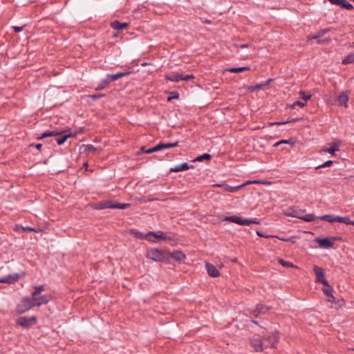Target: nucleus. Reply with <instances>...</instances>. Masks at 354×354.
<instances>
[{
	"mask_svg": "<svg viewBox=\"0 0 354 354\" xmlns=\"http://www.w3.org/2000/svg\"><path fill=\"white\" fill-rule=\"evenodd\" d=\"M257 234L259 236H261V237L270 238V237L272 236H266L263 232H261L259 231H257Z\"/></svg>",
	"mask_w": 354,
	"mask_h": 354,
	"instance_id": "bf43d9fd",
	"label": "nucleus"
},
{
	"mask_svg": "<svg viewBox=\"0 0 354 354\" xmlns=\"http://www.w3.org/2000/svg\"><path fill=\"white\" fill-rule=\"evenodd\" d=\"M348 95L349 91H346L339 94L337 97L338 105L344 106V107H348Z\"/></svg>",
	"mask_w": 354,
	"mask_h": 354,
	"instance_id": "9b49d317",
	"label": "nucleus"
},
{
	"mask_svg": "<svg viewBox=\"0 0 354 354\" xmlns=\"http://www.w3.org/2000/svg\"><path fill=\"white\" fill-rule=\"evenodd\" d=\"M264 86H264V84H257V85L255 86V88H263V87H264Z\"/></svg>",
	"mask_w": 354,
	"mask_h": 354,
	"instance_id": "338daca9",
	"label": "nucleus"
},
{
	"mask_svg": "<svg viewBox=\"0 0 354 354\" xmlns=\"http://www.w3.org/2000/svg\"><path fill=\"white\" fill-rule=\"evenodd\" d=\"M34 299L32 297L23 298L21 302L17 306V313L18 314H23L32 308L35 307Z\"/></svg>",
	"mask_w": 354,
	"mask_h": 354,
	"instance_id": "20e7f679",
	"label": "nucleus"
},
{
	"mask_svg": "<svg viewBox=\"0 0 354 354\" xmlns=\"http://www.w3.org/2000/svg\"><path fill=\"white\" fill-rule=\"evenodd\" d=\"M167 255L169 256V262L170 259H173L179 263L186 259V255L181 250H176L173 252H167Z\"/></svg>",
	"mask_w": 354,
	"mask_h": 354,
	"instance_id": "1a4fd4ad",
	"label": "nucleus"
},
{
	"mask_svg": "<svg viewBox=\"0 0 354 354\" xmlns=\"http://www.w3.org/2000/svg\"><path fill=\"white\" fill-rule=\"evenodd\" d=\"M313 272L316 275V283H321L323 285H328V281L325 278V272L322 267L318 266H313Z\"/></svg>",
	"mask_w": 354,
	"mask_h": 354,
	"instance_id": "0eeeda50",
	"label": "nucleus"
},
{
	"mask_svg": "<svg viewBox=\"0 0 354 354\" xmlns=\"http://www.w3.org/2000/svg\"><path fill=\"white\" fill-rule=\"evenodd\" d=\"M17 324L23 328H28L37 324V317L35 316L21 317L17 320Z\"/></svg>",
	"mask_w": 354,
	"mask_h": 354,
	"instance_id": "423d86ee",
	"label": "nucleus"
},
{
	"mask_svg": "<svg viewBox=\"0 0 354 354\" xmlns=\"http://www.w3.org/2000/svg\"><path fill=\"white\" fill-rule=\"evenodd\" d=\"M77 133H68V131L59 132L57 131H46L40 136L37 137V140H41L47 137L56 136V142L59 145H63L68 138L75 136Z\"/></svg>",
	"mask_w": 354,
	"mask_h": 354,
	"instance_id": "f257e3e1",
	"label": "nucleus"
},
{
	"mask_svg": "<svg viewBox=\"0 0 354 354\" xmlns=\"http://www.w3.org/2000/svg\"><path fill=\"white\" fill-rule=\"evenodd\" d=\"M135 234H136V238H138V239H142L144 238H146L145 235H144L142 232H136Z\"/></svg>",
	"mask_w": 354,
	"mask_h": 354,
	"instance_id": "864d4df0",
	"label": "nucleus"
},
{
	"mask_svg": "<svg viewBox=\"0 0 354 354\" xmlns=\"http://www.w3.org/2000/svg\"><path fill=\"white\" fill-rule=\"evenodd\" d=\"M270 306H267L263 304H258L256 308L252 311V314L254 317H258L261 314H265L268 310H270Z\"/></svg>",
	"mask_w": 354,
	"mask_h": 354,
	"instance_id": "2eb2a0df",
	"label": "nucleus"
},
{
	"mask_svg": "<svg viewBox=\"0 0 354 354\" xmlns=\"http://www.w3.org/2000/svg\"><path fill=\"white\" fill-rule=\"evenodd\" d=\"M30 147H35L36 149H37L38 150H41V149L42 148L43 145L42 144H31L30 145Z\"/></svg>",
	"mask_w": 354,
	"mask_h": 354,
	"instance_id": "4d7b16f0",
	"label": "nucleus"
},
{
	"mask_svg": "<svg viewBox=\"0 0 354 354\" xmlns=\"http://www.w3.org/2000/svg\"><path fill=\"white\" fill-rule=\"evenodd\" d=\"M273 81V79L272 78H270L268 79L265 83H264V86H266L268 85H269V84Z\"/></svg>",
	"mask_w": 354,
	"mask_h": 354,
	"instance_id": "69168bd1",
	"label": "nucleus"
},
{
	"mask_svg": "<svg viewBox=\"0 0 354 354\" xmlns=\"http://www.w3.org/2000/svg\"><path fill=\"white\" fill-rule=\"evenodd\" d=\"M12 28L15 32H19L23 30L24 26H13Z\"/></svg>",
	"mask_w": 354,
	"mask_h": 354,
	"instance_id": "5fc2aeb1",
	"label": "nucleus"
},
{
	"mask_svg": "<svg viewBox=\"0 0 354 354\" xmlns=\"http://www.w3.org/2000/svg\"><path fill=\"white\" fill-rule=\"evenodd\" d=\"M348 225H354V221H351V220L350 219V221H349V224H348Z\"/></svg>",
	"mask_w": 354,
	"mask_h": 354,
	"instance_id": "774afa93",
	"label": "nucleus"
},
{
	"mask_svg": "<svg viewBox=\"0 0 354 354\" xmlns=\"http://www.w3.org/2000/svg\"><path fill=\"white\" fill-rule=\"evenodd\" d=\"M314 241L319 243V246L322 248H331L334 246V243L330 238H319L316 237Z\"/></svg>",
	"mask_w": 354,
	"mask_h": 354,
	"instance_id": "6e6552de",
	"label": "nucleus"
},
{
	"mask_svg": "<svg viewBox=\"0 0 354 354\" xmlns=\"http://www.w3.org/2000/svg\"><path fill=\"white\" fill-rule=\"evenodd\" d=\"M44 290H45L44 286H43V285L35 287V290L32 294V297L37 296Z\"/></svg>",
	"mask_w": 354,
	"mask_h": 354,
	"instance_id": "c9c22d12",
	"label": "nucleus"
},
{
	"mask_svg": "<svg viewBox=\"0 0 354 354\" xmlns=\"http://www.w3.org/2000/svg\"><path fill=\"white\" fill-rule=\"evenodd\" d=\"M104 95H105L104 94H94V95H90V97L92 98L93 100H98V99L104 97Z\"/></svg>",
	"mask_w": 354,
	"mask_h": 354,
	"instance_id": "8fccbe9b",
	"label": "nucleus"
},
{
	"mask_svg": "<svg viewBox=\"0 0 354 354\" xmlns=\"http://www.w3.org/2000/svg\"><path fill=\"white\" fill-rule=\"evenodd\" d=\"M279 333L277 331L272 333V334L269 335L267 337H264L263 340L265 342V347H270L275 348L279 342Z\"/></svg>",
	"mask_w": 354,
	"mask_h": 354,
	"instance_id": "39448f33",
	"label": "nucleus"
},
{
	"mask_svg": "<svg viewBox=\"0 0 354 354\" xmlns=\"http://www.w3.org/2000/svg\"><path fill=\"white\" fill-rule=\"evenodd\" d=\"M167 252L163 250L150 248L147 250L146 257L154 261L169 263Z\"/></svg>",
	"mask_w": 354,
	"mask_h": 354,
	"instance_id": "f03ea898",
	"label": "nucleus"
},
{
	"mask_svg": "<svg viewBox=\"0 0 354 354\" xmlns=\"http://www.w3.org/2000/svg\"><path fill=\"white\" fill-rule=\"evenodd\" d=\"M344 2L343 3L342 8H345L348 10L353 9V6L351 3L348 2L346 0H344Z\"/></svg>",
	"mask_w": 354,
	"mask_h": 354,
	"instance_id": "c03bdc74",
	"label": "nucleus"
},
{
	"mask_svg": "<svg viewBox=\"0 0 354 354\" xmlns=\"http://www.w3.org/2000/svg\"><path fill=\"white\" fill-rule=\"evenodd\" d=\"M111 26L112 28L115 29V30H122L124 28H126L127 27L129 26V24L128 23H121L118 20H115L113 21H112L111 23Z\"/></svg>",
	"mask_w": 354,
	"mask_h": 354,
	"instance_id": "aec40b11",
	"label": "nucleus"
},
{
	"mask_svg": "<svg viewBox=\"0 0 354 354\" xmlns=\"http://www.w3.org/2000/svg\"><path fill=\"white\" fill-rule=\"evenodd\" d=\"M332 4L338 5L339 6H342L344 0H328Z\"/></svg>",
	"mask_w": 354,
	"mask_h": 354,
	"instance_id": "de8ad7c7",
	"label": "nucleus"
},
{
	"mask_svg": "<svg viewBox=\"0 0 354 354\" xmlns=\"http://www.w3.org/2000/svg\"><path fill=\"white\" fill-rule=\"evenodd\" d=\"M335 220H336V222L343 223H345L346 225H348L349 224L350 218L348 216H335Z\"/></svg>",
	"mask_w": 354,
	"mask_h": 354,
	"instance_id": "f704fd0d",
	"label": "nucleus"
},
{
	"mask_svg": "<svg viewBox=\"0 0 354 354\" xmlns=\"http://www.w3.org/2000/svg\"><path fill=\"white\" fill-rule=\"evenodd\" d=\"M112 201H106L104 202H100L98 204V209H103L106 208H111Z\"/></svg>",
	"mask_w": 354,
	"mask_h": 354,
	"instance_id": "2f4dec72",
	"label": "nucleus"
},
{
	"mask_svg": "<svg viewBox=\"0 0 354 354\" xmlns=\"http://www.w3.org/2000/svg\"><path fill=\"white\" fill-rule=\"evenodd\" d=\"M194 79V75L192 74L190 75H183L181 74V80L188 81L189 80Z\"/></svg>",
	"mask_w": 354,
	"mask_h": 354,
	"instance_id": "a18cd8bd",
	"label": "nucleus"
},
{
	"mask_svg": "<svg viewBox=\"0 0 354 354\" xmlns=\"http://www.w3.org/2000/svg\"><path fill=\"white\" fill-rule=\"evenodd\" d=\"M212 156L209 153H203V155L197 156L194 161H198L201 162L203 160H209L211 159Z\"/></svg>",
	"mask_w": 354,
	"mask_h": 354,
	"instance_id": "72a5a7b5",
	"label": "nucleus"
},
{
	"mask_svg": "<svg viewBox=\"0 0 354 354\" xmlns=\"http://www.w3.org/2000/svg\"><path fill=\"white\" fill-rule=\"evenodd\" d=\"M153 152H156V150L155 149V147L149 148V149H147L146 146H142L140 148V151L137 152V155L139 156V155H141V154H143V153L149 154V153H153Z\"/></svg>",
	"mask_w": 354,
	"mask_h": 354,
	"instance_id": "393cba45",
	"label": "nucleus"
},
{
	"mask_svg": "<svg viewBox=\"0 0 354 354\" xmlns=\"http://www.w3.org/2000/svg\"><path fill=\"white\" fill-rule=\"evenodd\" d=\"M333 162L332 160H327L324 164H322L321 165H319V166H317L315 167V169H318V168H321V167H329V166H330L333 164Z\"/></svg>",
	"mask_w": 354,
	"mask_h": 354,
	"instance_id": "09e8293b",
	"label": "nucleus"
},
{
	"mask_svg": "<svg viewBox=\"0 0 354 354\" xmlns=\"http://www.w3.org/2000/svg\"><path fill=\"white\" fill-rule=\"evenodd\" d=\"M287 143H289V140H281L279 142H277V143H275L274 145V147H277L281 144H287Z\"/></svg>",
	"mask_w": 354,
	"mask_h": 354,
	"instance_id": "603ef678",
	"label": "nucleus"
},
{
	"mask_svg": "<svg viewBox=\"0 0 354 354\" xmlns=\"http://www.w3.org/2000/svg\"><path fill=\"white\" fill-rule=\"evenodd\" d=\"M238 48H248L249 47V45L248 44H241V45H237L236 46Z\"/></svg>",
	"mask_w": 354,
	"mask_h": 354,
	"instance_id": "0e129e2a",
	"label": "nucleus"
},
{
	"mask_svg": "<svg viewBox=\"0 0 354 354\" xmlns=\"http://www.w3.org/2000/svg\"><path fill=\"white\" fill-rule=\"evenodd\" d=\"M329 31H330V30L328 28L322 29V30H319V32H317V33L316 35L308 36V40L318 39L320 37H323L326 33L328 32Z\"/></svg>",
	"mask_w": 354,
	"mask_h": 354,
	"instance_id": "4be33fe9",
	"label": "nucleus"
},
{
	"mask_svg": "<svg viewBox=\"0 0 354 354\" xmlns=\"http://www.w3.org/2000/svg\"><path fill=\"white\" fill-rule=\"evenodd\" d=\"M121 73H122V77H124V76H127V75H129L133 73V71H125L121 72Z\"/></svg>",
	"mask_w": 354,
	"mask_h": 354,
	"instance_id": "052dcab7",
	"label": "nucleus"
},
{
	"mask_svg": "<svg viewBox=\"0 0 354 354\" xmlns=\"http://www.w3.org/2000/svg\"><path fill=\"white\" fill-rule=\"evenodd\" d=\"M335 216H333L332 214H326L318 218L322 221H327L329 223H334L336 222Z\"/></svg>",
	"mask_w": 354,
	"mask_h": 354,
	"instance_id": "bb28decb",
	"label": "nucleus"
},
{
	"mask_svg": "<svg viewBox=\"0 0 354 354\" xmlns=\"http://www.w3.org/2000/svg\"><path fill=\"white\" fill-rule=\"evenodd\" d=\"M278 261L281 266H283V267H286V268H295V267L293 265V263H292L291 262L286 261L282 259H279Z\"/></svg>",
	"mask_w": 354,
	"mask_h": 354,
	"instance_id": "e433bc0d",
	"label": "nucleus"
},
{
	"mask_svg": "<svg viewBox=\"0 0 354 354\" xmlns=\"http://www.w3.org/2000/svg\"><path fill=\"white\" fill-rule=\"evenodd\" d=\"M288 215L292 216L293 217H296L300 219H302L304 215V211L302 210H292V213L288 214Z\"/></svg>",
	"mask_w": 354,
	"mask_h": 354,
	"instance_id": "473e14b6",
	"label": "nucleus"
},
{
	"mask_svg": "<svg viewBox=\"0 0 354 354\" xmlns=\"http://www.w3.org/2000/svg\"><path fill=\"white\" fill-rule=\"evenodd\" d=\"M145 236H146V239H148L149 241H153V240L151 239L152 237L156 238V239H163V240L167 239L165 233L162 231H158L157 232H149L145 235Z\"/></svg>",
	"mask_w": 354,
	"mask_h": 354,
	"instance_id": "ddd939ff",
	"label": "nucleus"
},
{
	"mask_svg": "<svg viewBox=\"0 0 354 354\" xmlns=\"http://www.w3.org/2000/svg\"><path fill=\"white\" fill-rule=\"evenodd\" d=\"M35 301V306H40L42 304H46L50 299L51 296L50 295H46L41 297H32Z\"/></svg>",
	"mask_w": 354,
	"mask_h": 354,
	"instance_id": "f8f14e48",
	"label": "nucleus"
},
{
	"mask_svg": "<svg viewBox=\"0 0 354 354\" xmlns=\"http://www.w3.org/2000/svg\"><path fill=\"white\" fill-rule=\"evenodd\" d=\"M24 230L25 231H28V232H35L36 230H35V228L33 227H24Z\"/></svg>",
	"mask_w": 354,
	"mask_h": 354,
	"instance_id": "680f3d73",
	"label": "nucleus"
},
{
	"mask_svg": "<svg viewBox=\"0 0 354 354\" xmlns=\"http://www.w3.org/2000/svg\"><path fill=\"white\" fill-rule=\"evenodd\" d=\"M250 70V68L249 67H247V66H243V67H232V68H230L227 69V71L230 72V73H241V72H243V71H248Z\"/></svg>",
	"mask_w": 354,
	"mask_h": 354,
	"instance_id": "c756f323",
	"label": "nucleus"
},
{
	"mask_svg": "<svg viewBox=\"0 0 354 354\" xmlns=\"http://www.w3.org/2000/svg\"><path fill=\"white\" fill-rule=\"evenodd\" d=\"M21 276L19 274L15 273L12 274H8L0 279V283L13 284L17 282Z\"/></svg>",
	"mask_w": 354,
	"mask_h": 354,
	"instance_id": "9d476101",
	"label": "nucleus"
},
{
	"mask_svg": "<svg viewBox=\"0 0 354 354\" xmlns=\"http://www.w3.org/2000/svg\"><path fill=\"white\" fill-rule=\"evenodd\" d=\"M263 340L261 339H253L250 340V345L256 352H261L263 350Z\"/></svg>",
	"mask_w": 354,
	"mask_h": 354,
	"instance_id": "dca6fc26",
	"label": "nucleus"
},
{
	"mask_svg": "<svg viewBox=\"0 0 354 354\" xmlns=\"http://www.w3.org/2000/svg\"><path fill=\"white\" fill-rule=\"evenodd\" d=\"M296 106H299L300 107H304L306 106V103L305 102H300V101H296L290 107L294 109Z\"/></svg>",
	"mask_w": 354,
	"mask_h": 354,
	"instance_id": "49530a36",
	"label": "nucleus"
},
{
	"mask_svg": "<svg viewBox=\"0 0 354 354\" xmlns=\"http://www.w3.org/2000/svg\"><path fill=\"white\" fill-rule=\"evenodd\" d=\"M80 149L83 152L95 151L97 150V148L94 147L93 145H83L82 146H81Z\"/></svg>",
	"mask_w": 354,
	"mask_h": 354,
	"instance_id": "7c9ffc66",
	"label": "nucleus"
},
{
	"mask_svg": "<svg viewBox=\"0 0 354 354\" xmlns=\"http://www.w3.org/2000/svg\"><path fill=\"white\" fill-rule=\"evenodd\" d=\"M330 41V38H325L324 39H318L317 43L319 44H328Z\"/></svg>",
	"mask_w": 354,
	"mask_h": 354,
	"instance_id": "3c124183",
	"label": "nucleus"
},
{
	"mask_svg": "<svg viewBox=\"0 0 354 354\" xmlns=\"http://www.w3.org/2000/svg\"><path fill=\"white\" fill-rule=\"evenodd\" d=\"M189 165L187 162H183L180 165H176L174 167H171L169 169V172H178L181 171H185L189 169Z\"/></svg>",
	"mask_w": 354,
	"mask_h": 354,
	"instance_id": "6ab92c4d",
	"label": "nucleus"
},
{
	"mask_svg": "<svg viewBox=\"0 0 354 354\" xmlns=\"http://www.w3.org/2000/svg\"><path fill=\"white\" fill-rule=\"evenodd\" d=\"M324 288H323V292L325 294V295H326L328 297H329V299H328V301L329 302H331V303H333L335 301V297L333 295V288L332 286H330L329 285V283H328V285H324Z\"/></svg>",
	"mask_w": 354,
	"mask_h": 354,
	"instance_id": "f3484780",
	"label": "nucleus"
},
{
	"mask_svg": "<svg viewBox=\"0 0 354 354\" xmlns=\"http://www.w3.org/2000/svg\"><path fill=\"white\" fill-rule=\"evenodd\" d=\"M251 184H259V185H269L272 184L271 181H268L265 179H257V180H248L245 183H243L241 185H239L238 186L231 187L226 184H215L213 186L214 187H223L225 191H228L230 192H234L236 191L238 189L241 188L243 187H245L248 185Z\"/></svg>",
	"mask_w": 354,
	"mask_h": 354,
	"instance_id": "7ed1b4c3",
	"label": "nucleus"
},
{
	"mask_svg": "<svg viewBox=\"0 0 354 354\" xmlns=\"http://www.w3.org/2000/svg\"><path fill=\"white\" fill-rule=\"evenodd\" d=\"M111 82H112L111 81L110 78H109V75L107 74L106 78L104 79L100 84H99V85L96 88V90L100 91L104 89L106 87V86L109 84Z\"/></svg>",
	"mask_w": 354,
	"mask_h": 354,
	"instance_id": "b1692460",
	"label": "nucleus"
},
{
	"mask_svg": "<svg viewBox=\"0 0 354 354\" xmlns=\"http://www.w3.org/2000/svg\"><path fill=\"white\" fill-rule=\"evenodd\" d=\"M260 222L257 218H252V219H241V225H249L250 224H259Z\"/></svg>",
	"mask_w": 354,
	"mask_h": 354,
	"instance_id": "a878e982",
	"label": "nucleus"
},
{
	"mask_svg": "<svg viewBox=\"0 0 354 354\" xmlns=\"http://www.w3.org/2000/svg\"><path fill=\"white\" fill-rule=\"evenodd\" d=\"M316 218V216L313 214H304L302 220L307 221V222H311L313 221Z\"/></svg>",
	"mask_w": 354,
	"mask_h": 354,
	"instance_id": "4c0bfd02",
	"label": "nucleus"
},
{
	"mask_svg": "<svg viewBox=\"0 0 354 354\" xmlns=\"http://www.w3.org/2000/svg\"><path fill=\"white\" fill-rule=\"evenodd\" d=\"M330 239L333 242L334 241H340V240H342V237H340V236H331Z\"/></svg>",
	"mask_w": 354,
	"mask_h": 354,
	"instance_id": "e2e57ef3",
	"label": "nucleus"
},
{
	"mask_svg": "<svg viewBox=\"0 0 354 354\" xmlns=\"http://www.w3.org/2000/svg\"><path fill=\"white\" fill-rule=\"evenodd\" d=\"M179 94L177 91H172L170 93V96L168 97L167 101H171L172 100L178 99Z\"/></svg>",
	"mask_w": 354,
	"mask_h": 354,
	"instance_id": "79ce46f5",
	"label": "nucleus"
},
{
	"mask_svg": "<svg viewBox=\"0 0 354 354\" xmlns=\"http://www.w3.org/2000/svg\"><path fill=\"white\" fill-rule=\"evenodd\" d=\"M178 145V141H176L175 142L160 143L158 145L155 146V149L156 150V151H158L162 149L177 147Z\"/></svg>",
	"mask_w": 354,
	"mask_h": 354,
	"instance_id": "a211bd4d",
	"label": "nucleus"
},
{
	"mask_svg": "<svg viewBox=\"0 0 354 354\" xmlns=\"http://www.w3.org/2000/svg\"><path fill=\"white\" fill-rule=\"evenodd\" d=\"M299 95L301 96V97L304 100V101H307L308 100L310 99L311 97V95L310 94H306L304 91H301L299 92Z\"/></svg>",
	"mask_w": 354,
	"mask_h": 354,
	"instance_id": "37998d69",
	"label": "nucleus"
},
{
	"mask_svg": "<svg viewBox=\"0 0 354 354\" xmlns=\"http://www.w3.org/2000/svg\"><path fill=\"white\" fill-rule=\"evenodd\" d=\"M241 217L237 216H227L225 218V221H230L239 225H241Z\"/></svg>",
	"mask_w": 354,
	"mask_h": 354,
	"instance_id": "c85d7f7f",
	"label": "nucleus"
},
{
	"mask_svg": "<svg viewBox=\"0 0 354 354\" xmlns=\"http://www.w3.org/2000/svg\"><path fill=\"white\" fill-rule=\"evenodd\" d=\"M121 203L112 201L111 209H119L118 206H121Z\"/></svg>",
	"mask_w": 354,
	"mask_h": 354,
	"instance_id": "6e6d98bb",
	"label": "nucleus"
},
{
	"mask_svg": "<svg viewBox=\"0 0 354 354\" xmlns=\"http://www.w3.org/2000/svg\"><path fill=\"white\" fill-rule=\"evenodd\" d=\"M272 237H274V238H277L281 241H286V242H292V243H295V237L294 236H292V237H288V238H286V237H280V236H272Z\"/></svg>",
	"mask_w": 354,
	"mask_h": 354,
	"instance_id": "ea45409f",
	"label": "nucleus"
},
{
	"mask_svg": "<svg viewBox=\"0 0 354 354\" xmlns=\"http://www.w3.org/2000/svg\"><path fill=\"white\" fill-rule=\"evenodd\" d=\"M129 207H130V204H129V203H123L121 205V206H118L119 209H126Z\"/></svg>",
	"mask_w": 354,
	"mask_h": 354,
	"instance_id": "13d9d810",
	"label": "nucleus"
},
{
	"mask_svg": "<svg viewBox=\"0 0 354 354\" xmlns=\"http://www.w3.org/2000/svg\"><path fill=\"white\" fill-rule=\"evenodd\" d=\"M108 75L109 78H110L111 82L115 81L119 78L123 77L121 72L115 74H108Z\"/></svg>",
	"mask_w": 354,
	"mask_h": 354,
	"instance_id": "58836bf2",
	"label": "nucleus"
},
{
	"mask_svg": "<svg viewBox=\"0 0 354 354\" xmlns=\"http://www.w3.org/2000/svg\"><path fill=\"white\" fill-rule=\"evenodd\" d=\"M165 79L171 82H178L181 80V74L173 73L170 75H166Z\"/></svg>",
	"mask_w": 354,
	"mask_h": 354,
	"instance_id": "5701e85b",
	"label": "nucleus"
},
{
	"mask_svg": "<svg viewBox=\"0 0 354 354\" xmlns=\"http://www.w3.org/2000/svg\"><path fill=\"white\" fill-rule=\"evenodd\" d=\"M338 150H339L338 145L336 144H334L331 147L327 149L326 150V151H327L328 153H329L330 154H334L335 152Z\"/></svg>",
	"mask_w": 354,
	"mask_h": 354,
	"instance_id": "a19ab883",
	"label": "nucleus"
},
{
	"mask_svg": "<svg viewBox=\"0 0 354 354\" xmlns=\"http://www.w3.org/2000/svg\"><path fill=\"white\" fill-rule=\"evenodd\" d=\"M300 120H301V118H290V119H288L286 121H283V122H269L268 125L273 126V125L286 124H288L290 122H295L299 121Z\"/></svg>",
	"mask_w": 354,
	"mask_h": 354,
	"instance_id": "412c9836",
	"label": "nucleus"
},
{
	"mask_svg": "<svg viewBox=\"0 0 354 354\" xmlns=\"http://www.w3.org/2000/svg\"><path fill=\"white\" fill-rule=\"evenodd\" d=\"M342 64H354V54H348L342 62Z\"/></svg>",
	"mask_w": 354,
	"mask_h": 354,
	"instance_id": "cd10ccee",
	"label": "nucleus"
},
{
	"mask_svg": "<svg viewBox=\"0 0 354 354\" xmlns=\"http://www.w3.org/2000/svg\"><path fill=\"white\" fill-rule=\"evenodd\" d=\"M205 268L208 274L212 277H217L220 276V272L216 267L208 262L205 263Z\"/></svg>",
	"mask_w": 354,
	"mask_h": 354,
	"instance_id": "4468645a",
	"label": "nucleus"
}]
</instances>
